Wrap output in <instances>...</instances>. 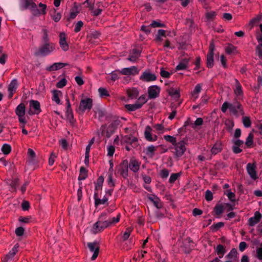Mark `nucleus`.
<instances>
[{"mask_svg":"<svg viewBox=\"0 0 262 262\" xmlns=\"http://www.w3.org/2000/svg\"><path fill=\"white\" fill-rule=\"evenodd\" d=\"M152 128L151 127L147 125L145 127L144 132V136L146 140L148 141L153 142L157 140L158 137L157 135H152L151 134Z\"/></svg>","mask_w":262,"mask_h":262,"instance_id":"obj_25","label":"nucleus"},{"mask_svg":"<svg viewBox=\"0 0 262 262\" xmlns=\"http://www.w3.org/2000/svg\"><path fill=\"white\" fill-rule=\"evenodd\" d=\"M59 44L62 51L66 52L69 49V45L67 41V35L64 32H61L59 35Z\"/></svg>","mask_w":262,"mask_h":262,"instance_id":"obj_18","label":"nucleus"},{"mask_svg":"<svg viewBox=\"0 0 262 262\" xmlns=\"http://www.w3.org/2000/svg\"><path fill=\"white\" fill-rule=\"evenodd\" d=\"M93 106V100L90 98L82 99L77 111L80 114H83L86 110L90 111Z\"/></svg>","mask_w":262,"mask_h":262,"instance_id":"obj_5","label":"nucleus"},{"mask_svg":"<svg viewBox=\"0 0 262 262\" xmlns=\"http://www.w3.org/2000/svg\"><path fill=\"white\" fill-rule=\"evenodd\" d=\"M225 124L226 126L227 130L229 132H231L234 125L233 121L227 120L226 121Z\"/></svg>","mask_w":262,"mask_h":262,"instance_id":"obj_58","label":"nucleus"},{"mask_svg":"<svg viewBox=\"0 0 262 262\" xmlns=\"http://www.w3.org/2000/svg\"><path fill=\"white\" fill-rule=\"evenodd\" d=\"M94 205L96 208H97L100 205H108V198L106 195H104L102 199L99 198L98 193L94 192Z\"/></svg>","mask_w":262,"mask_h":262,"instance_id":"obj_19","label":"nucleus"},{"mask_svg":"<svg viewBox=\"0 0 262 262\" xmlns=\"http://www.w3.org/2000/svg\"><path fill=\"white\" fill-rule=\"evenodd\" d=\"M261 217V214L259 211H256L254 213V216L249 219L248 225L250 226H254L260 221Z\"/></svg>","mask_w":262,"mask_h":262,"instance_id":"obj_28","label":"nucleus"},{"mask_svg":"<svg viewBox=\"0 0 262 262\" xmlns=\"http://www.w3.org/2000/svg\"><path fill=\"white\" fill-rule=\"evenodd\" d=\"M120 70H115L113 72H112L110 74V78L108 80V82L109 83H111V82H114L116 80L119 79V74H121L120 73Z\"/></svg>","mask_w":262,"mask_h":262,"instance_id":"obj_38","label":"nucleus"},{"mask_svg":"<svg viewBox=\"0 0 262 262\" xmlns=\"http://www.w3.org/2000/svg\"><path fill=\"white\" fill-rule=\"evenodd\" d=\"M233 145L232 146V150L234 154H238L242 152L243 149L241 147L243 146L244 141L239 139H233L232 140Z\"/></svg>","mask_w":262,"mask_h":262,"instance_id":"obj_17","label":"nucleus"},{"mask_svg":"<svg viewBox=\"0 0 262 262\" xmlns=\"http://www.w3.org/2000/svg\"><path fill=\"white\" fill-rule=\"evenodd\" d=\"M229 111L234 116H238L239 114L244 115V111L242 104L237 101V98L234 99V103H230Z\"/></svg>","mask_w":262,"mask_h":262,"instance_id":"obj_6","label":"nucleus"},{"mask_svg":"<svg viewBox=\"0 0 262 262\" xmlns=\"http://www.w3.org/2000/svg\"><path fill=\"white\" fill-rule=\"evenodd\" d=\"M3 48L0 46V63L4 64L6 63V59L7 58V55L3 53Z\"/></svg>","mask_w":262,"mask_h":262,"instance_id":"obj_50","label":"nucleus"},{"mask_svg":"<svg viewBox=\"0 0 262 262\" xmlns=\"http://www.w3.org/2000/svg\"><path fill=\"white\" fill-rule=\"evenodd\" d=\"M19 179L18 178H15L13 179L11 183L10 184V186H11V188H12L13 191H16V187L18 184L19 183Z\"/></svg>","mask_w":262,"mask_h":262,"instance_id":"obj_52","label":"nucleus"},{"mask_svg":"<svg viewBox=\"0 0 262 262\" xmlns=\"http://www.w3.org/2000/svg\"><path fill=\"white\" fill-rule=\"evenodd\" d=\"M102 127H101V129H102L101 134L103 136H105L107 138H110L112 136V135L114 133V131L109 130L110 126H109V127L106 130L104 129L105 127H104L103 129H102Z\"/></svg>","mask_w":262,"mask_h":262,"instance_id":"obj_59","label":"nucleus"},{"mask_svg":"<svg viewBox=\"0 0 262 262\" xmlns=\"http://www.w3.org/2000/svg\"><path fill=\"white\" fill-rule=\"evenodd\" d=\"M28 161L29 162V164H35V158L36 156L35 152L34 151L31 149L29 148L28 149Z\"/></svg>","mask_w":262,"mask_h":262,"instance_id":"obj_39","label":"nucleus"},{"mask_svg":"<svg viewBox=\"0 0 262 262\" xmlns=\"http://www.w3.org/2000/svg\"><path fill=\"white\" fill-rule=\"evenodd\" d=\"M142 51V48L141 47L135 46L129 51L127 59L131 62H135L140 57Z\"/></svg>","mask_w":262,"mask_h":262,"instance_id":"obj_8","label":"nucleus"},{"mask_svg":"<svg viewBox=\"0 0 262 262\" xmlns=\"http://www.w3.org/2000/svg\"><path fill=\"white\" fill-rule=\"evenodd\" d=\"M101 33L98 31H94L91 32L89 35L90 40L89 41L92 42V40L93 39H97L100 36Z\"/></svg>","mask_w":262,"mask_h":262,"instance_id":"obj_56","label":"nucleus"},{"mask_svg":"<svg viewBox=\"0 0 262 262\" xmlns=\"http://www.w3.org/2000/svg\"><path fill=\"white\" fill-rule=\"evenodd\" d=\"M181 172L171 173L169 179V183L170 184H173L181 176Z\"/></svg>","mask_w":262,"mask_h":262,"instance_id":"obj_47","label":"nucleus"},{"mask_svg":"<svg viewBox=\"0 0 262 262\" xmlns=\"http://www.w3.org/2000/svg\"><path fill=\"white\" fill-rule=\"evenodd\" d=\"M142 107V105L139 104L138 103L135 102V104H126L125 108L129 111H135L138 109Z\"/></svg>","mask_w":262,"mask_h":262,"instance_id":"obj_40","label":"nucleus"},{"mask_svg":"<svg viewBox=\"0 0 262 262\" xmlns=\"http://www.w3.org/2000/svg\"><path fill=\"white\" fill-rule=\"evenodd\" d=\"M66 116L67 115H71L73 114V112L72 111V109L71 108V103L69 100V99L68 98L66 99Z\"/></svg>","mask_w":262,"mask_h":262,"instance_id":"obj_53","label":"nucleus"},{"mask_svg":"<svg viewBox=\"0 0 262 262\" xmlns=\"http://www.w3.org/2000/svg\"><path fill=\"white\" fill-rule=\"evenodd\" d=\"M236 50V48L232 44H229L228 46L225 48L226 53L227 54L230 55Z\"/></svg>","mask_w":262,"mask_h":262,"instance_id":"obj_55","label":"nucleus"},{"mask_svg":"<svg viewBox=\"0 0 262 262\" xmlns=\"http://www.w3.org/2000/svg\"><path fill=\"white\" fill-rule=\"evenodd\" d=\"M29 106L30 110L28 111V114L30 115L35 114L38 115L41 112L40 103L37 100H30L29 102Z\"/></svg>","mask_w":262,"mask_h":262,"instance_id":"obj_12","label":"nucleus"},{"mask_svg":"<svg viewBox=\"0 0 262 262\" xmlns=\"http://www.w3.org/2000/svg\"><path fill=\"white\" fill-rule=\"evenodd\" d=\"M20 9L22 10L29 9L34 16H37L39 13L37 5L33 0H23Z\"/></svg>","mask_w":262,"mask_h":262,"instance_id":"obj_4","label":"nucleus"},{"mask_svg":"<svg viewBox=\"0 0 262 262\" xmlns=\"http://www.w3.org/2000/svg\"><path fill=\"white\" fill-rule=\"evenodd\" d=\"M224 210V206L222 204H217L214 207L213 211L215 214L217 215H221Z\"/></svg>","mask_w":262,"mask_h":262,"instance_id":"obj_42","label":"nucleus"},{"mask_svg":"<svg viewBox=\"0 0 262 262\" xmlns=\"http://www.w3.org/2000/svg\"><path fill=\"white\" fill-rule=\"evenodd\" d=\"M237 252L235 248H232L230 252L227 255L226 257L229 259H232L236 258Z\"/></svg>","mask_w":262,"mask_h":262,"instance_id":"obj_48","label":"nucleus"},{"mask_svg":"<svg viewBox=\"0 0 262 262\" xmlns=\"http://www.w3.org/2000/svg\"><path fill=\"white\" fill-rule=\"evenodd\" d=\"M42 32L43 33V35L42 36V38H41L42 43L51 42L50 41V38H49V34H48V33H49L48 30L46 28H43L42 29Z\"/></svg>","mask_w":262,"mask_h":262,"instance_id":"obj_45","label":"nucleus"},{"mask_svg":"<svg viewBox=\"0 0 262 262\" xmlns=\"http://www.w3.org/2000/svg\"><path fill=\"white\" fill-rule=\"evenodd\" d=\"M158 148V146H154L153 145H150L147 147L146 149V154L148 156L152 157L155 155V151Z\"/></svg>","mask_w":262,"mask_h":262,"instance_id":"obj_46","label":"nucleus"},{"mask_svg":"<svg viewBox=\"0 0 262 262\" xmlns=\"http://www.w3.org/2000/svg\"><path fill=\"white\" fill-rule=\"evenodd\" d=\"M79 175L78 179L79 181L84 180L88 177V170L83 166H82L80 168Z\"/></svg>","mask_w":262,"mask_h":262,"instance_id":"obj_36","label":"nucleus"},{"mask_svg":"<svg viewBox=\"0 0 262 262\" xmlns=\"http://www.w3.org/2000/svg\"><path fill=\"white\" fill-rule=\"evenodd\" d=\"M253 138L254 136L252 133L249 134L248 137L246 139L245 145L248 148H251L253 145Z\"/></svg>","mask_w":262,"mask_h":262,"instance_id":"obj_41","label":"nucleus"},{"mask_svg":"<svg viewBox=\"0 0 262 262\" xmlns=\"http://www.w3.org/2000/svg\"><path fill=\"white\" fill-rule=\"evenodd\" d=\"M107 184L111 188H114L115 187V184L113 180V174H108L107 178Z\"/></svg>","mask_w":262,"mask_h":262,"instance_id":"obj_64","label":"nucleus"},{"mask_svg":"<svg viewBox=\"0 0 262 262\" xmlns=\"http://www.w3.org/2000/svg\"><path fill=\"white\" fill-rule=\"evenodd\" d=\"M243 123L246 128H249L251 125V121L249 117L245 116L243 117Z\"/></svg>","mask_w":262,"mask_h":262,"instance_id":"obj_54","label":"nucleus"},{"mask_svg":"<svg viewBox=\"0 0 262 262\" xmlns=\"http://www.w3.org/2000/svg\"><path fill=\"white\" fill-rule=\"evenodd\" d=\"M217 14L215 11H210L206 13V17L208 20H213L215 19Z\"/></svg>","mask_w":262,"mask_h":262,"instance_id":"obj_60","label":"nucleus"},{"mask_svg":"<svg viewBox=\"0 0 262 262\" xmlns=\"http://www.w3.org/2000/svg\"><path fill=\"white\" fill-rule=\"evenodd\" d=\"M193 242L190 237H187L183 242L182 248L186 254H189L194 248Z\"/></svg>","mask_w":262,"mask_h":262,"instance_id":"obj_15","label":"nucleus"},{"mask_svg":"<svg viewBox=\"0 0 262 262\" xmlns=\"http://www.w3.org/2000/svg\"><path fill=\"white\" fill-rule=\"evenodd\" d=\"M164 139L171 143L172 146H170L169 149L173 154L174 158L179 159L184 154L186 150V143L185 139L177 142L176 138L170 135L164 136Z\"/></svg>","mask_w":262,"mask_h":262,"instance_id":"obj_2","label":"nucleus"},{"mask_svg":"<svg viewBox=\"0 0 262 262\" xmlns=\"http://www.w3.org/2000/svg\"><path fill=\"white\" fill-rule=\"evenodd\" d=\"M215 45L213 40L211 41L209 44V51L207 55L206 66L208 68H212L214 65V51Z\"/></svg>","mask_w":262,"mask_h":262,"instance_id":"obj_7","label":"nucleus"},{"mask_svg":"<svg viewBox=\"0 0 262 262\" xmlns=\"http://www.w3.org/2000/svg\"><path fill=\"white\" fill-rule=\"evenodd\" d=\"M132 231V229L130 228H127L125 230V231L124 232L122 239L123 241H126L130 235L131 232Z\"/></svg>","mask_w":262,"mask_h":262,"instance_id":"obj_61","label":"nucleus"},{"mask_svg":"<svg viewBox=\"0 0 262 262\" xmlns=\"http://www.w3.org/2000/svg\"><path fill=\"white\" fill-rule=\"evenodd\" d=\"M167 92L169 96L174 99H178L181 96L180 88L174 89L171 87L167 90Z\"/></svg>","mask_w":262,"mask_h":262,"instance_id":"obj_31","label":"nucleus"},{"mask_svg":"<svg viewBox=\"0 0 262 262\" xmlns=\"http://www.w3.org/2000/svg\"><path fill=\"white\" fill-rule=\"evenodd\" d=\"M202 90V86L201 84H197L193 91L191 92V95L194 99H197L199 97V94L201 92Z\"/></svg>","mask_w":262,"mask_h":262,"instance_id":"obj_43","label":"nucleus"},{"mask_svg":"<svg viewBox=\"0 0 262 262\" xmlns=\"http://www.w3.org/2000/svg\"><path fill=\"white\" fill-rule=\"evenodd\" d=\"M150 26L153 28L157 27H165V25L163 23H161L160 21L153 20L150 24Z\"/></svg>","mask_w":262,"mask_h":262,"instance_id":"obj_62","label":"nucleus"},{"mask_svg":"<svg viewBox=\"0 0 262 262\" xmlns=\"http://www.w3.org/2000/svg\"><path fill=\"white\" fill-rule=\"evenodd\" d=\"M104 182V178L103 176H100L98 178L95 185V192L98 193L99 190H102V185Z\"/></svg>","mask_w":262,"mask_h":262,"instance_id":"obj_34","label":"nucleus"},{"mask_svg":"<svg viewBox=\"0 0 262 262\" xmlns=\"http://www.w3.org/2000/svg\"><path fill=\"white\" fill-rule=\"evenodd\" d=\"M98 92L101 97L110 96V94L105 88L102 87L99 88Z\"/></svg>","mask_w":262,"mask_h":262,"instance_id":"obj_57","label":"nucleus"},{"mask_svg":"<svg viewBox=\"0 0 262 262\" xmlns=\"http://www.w3.org/2000/svg\"><path fill=\"white\" fill-rule=\"evenodd\" d=\"M235 85L233 89L234 94L236 97H244L242 86L237 79H234Z\"/></svg>","mask_w":262,"mask_h":262,"instance_id":"obj_26","label":"nucleus"},{"mask_svg":"<svg viewBox=\"0 0 262 262\" xmlns=\"http://www.w3.org/2000/svg\"><path fill=\"white\" fill-rule=\"evenodd\" d=\"M39 7L40 8V9H38L39 14L37 16H39L40 14L45 15L47 13L46 9H47V5L46 4H43L41 3H40L38 5Z\"/></svg>","mask_w":262,"mask_h":262,"instance_id":"obj_51","label":"nucleus"},{"mask_svg":"<svg viewBox=\"0 0 262 262\" xmlns=\"http://www.w3.org/2000/svg\"><path fill=\"white\" fill-rule=\"evenodd\" d=\"M55 49V44L53 42L42 43L34 53V55L36 56L45 57L53 53Z\"/></svg>","mask_w":262,"mask_h":262,"instance_id":"obj_3","label":"nucleus"},{"mask_svg":"<svg viewBox=\"0 0 262 262\" xmlns=\"http://www.w3.org/2000/svg\"><path fill=\"white\" fill-rule=\"evenodd\" d=\"M88 247L90 249V251L93 252V254L91 257L92 260H94L98 257L100 249V245L98 242L95 241L93 242L88 243Z\"/></svg>","mask_w":262,"mask_h":262,"instance_id":"obj_13","label":"nucleus"},{"mask_svg":"<svg viewBox=\"0 0 262 262\" xmlns=\"http://www.w3.org/2000/svg\"><path fill=\"white\" fill-rule=\"evenodd\" d=\"M17 80L16 79H13L9 84L8 91L9 92L8 97L11 99L13 94L15 93L17 88Z\"/></svg>","mask_w":262,"mask_h":262,"instance_id":"obj_27","label":"nucleus"},{"mask_svg":"<svg viewBox=\"0 0 262 262\" xmlns=\"http://www.w3.org/2000/svg\"><path fill=\"white\" fill-rule=\"evenodd\" d=\"M140 165L141 162L135 158L133 157L130 158L129 162H128V168L131 171L136 173L139 171Z\"/></svg>","mask_w":262,"mask_h":262,"instance_id":"obj_21","label":"nucleus"},{"mask_svg":"<svg viewBox=\"0 0 262 262\" xmlns=\"http://www.w3.org/2000/svg\"><path fill=\"white\" fill-rule=\"evenodd\" d=\"M120 73L123 75H136L139 73V70L136 66H131L129 68H124L120 70Z\"/></svg>","mask_w":262,"mask_h":262,"instance_id":"obj_16","label":"nucleus"},{"mask_svg":"<svg viewBox=\"0 0 262 262\" xmlns=\"http://www.w3.org/2000/svg\"><path fill=\"white\" fill-rule=\"evenodd\" d=\"M190 61V58H185L182 59L179 64L176 66L177 71L185 70L188 68V64Z\"/></svg>","mask_w":262,"mask_h":262,"instance_id":"obj_30","label":"nucleus"},{"mask_svg":"<svg viewBox=\"0 0 262 262\" xmlns=\"http://www.w3.org/2000/svg\"><path fill=\"white\" fill-rule=\"evenodd\" d=\"M121 214L119 213L116 217L109 218L106 220V213H102L98 217V220L93 226V230L95 233L102 232L105 229L112 227L118 223L120 220Z\"/></svg>","mask_w":262,"mask_h":262,"instance_id":"obj_1","label":"nucleus"},{"mask_svg":"<svg viewBox=\"0 0 262 262\" xmlns=\"http://www.w3.org/2000/svg\"><path fill=\"white\" fill-rule=\"evenodd\" d=\"M215 252L219 255V258H222L226 252L225 247L222 245L219 244L216 246Z\"/></svg>","mask_w":262,"mask_h":262,"instance_id":"obj_37","label":"nucleus"},{"mask_svg":"<svg viewBox=\"0 0 262 262\" xmlns=\"http://www.w3.org/2000/svg\"><path fill=\"white\" fill-rule=\"evenodd\" d=\"M2 151L5 155H8L11 151V147L10 145L4 144L2 147Z\"/></svg>","mask_w":262,"mask_h":262,"instance_id":"obj_49","label":"nucleus"},{"mask_svg":"<svg viewBox=\"0 0 262 262\" xmlns=\"http://www.w3.org/2000/svg\"><path fill=\"white\" fill-rule=\"evenodd\" d=\"M19 248V245L18 244H15L12 250L10 251L9 253L7 255L6 258L8 259L11 258L14 256L16 253L18 252V249Z\"/></svg>","mask_w":262,"mask_h":262,"instance_id":"obj_44","label":"nucleus"},{"mask_svg":"<svg viewBox=\"0 0 262 262\" xmlns=\"http://www.w3.org/2000/svg\"><path fill=\"white\" fill-rule=\"evenodd\" d=\"M147 198L148 200L154 204V205L157 209H159L163 207V203L157 195L154 194H150L148 195Z\"/></svg>","mask_w":262,"mask_h":262,"instance_id":"obj_22","label":"nucleus"},{"mask_svg":"<svg viewBox=\"0 0 262 262\" xmlns=\"http://www.w3.org/2000/svg\"><path fill=\"white\" fill-rule=\"evenodd\" d=\"M223 146L224 145L221 140H216L211 149V154L214 156L221 152L223 149Z\"/></svg>","mask_w":262,"mask_h":262,"instance_id":"obj_20","label":"nucleus"},{"mask_svg":"<svg viewBox=\"0 0 262 262\" xmlns=\"http://www.w3.org/2000/svg\"><path fill=\"white\" fill-rule=\"evenodd\" d=\"M15 113L18 116V121L19 123H24L26 121L25 117L26 113V106L24 103H21L17 106L15 108Z\"/></svg>","mask_w":262,"mask_h":262,"instance_id":"obj_10","label":"nucleus"},{"mask_svg":"<svg viewBox=\"0 0 262 262\" xmlns=\"http://www.w3.org/2000/svg\"><path fill=\"white\" fill-rule=\"evenodd\" d=\"M126 93L127 97L131 99L137 98L139 95V91L136 88H135L128 89L127 90Z\"/></svg>","mask_w":262,"mask_h":262,"instance_id":"obj_32","label":"nucleus"},{"mask_svg":"<svg viewBox=\"0 0 262 262\" xmlns=\"http://www.w3.org/2000/svg\"><path fill=\"white\" fill-rule=\"evenodd\" d=\"M118 172L124 179H127L128 176V161L127 160H123L118 167Z\"/></svg>","mask_w":262,"mask_h":262,"instance_id":"obj_9","label":"nucleus"},{"mask_svg":"<svg viewBox=\"0 0 262 262\" xmlns=\"http://www.w3.org/2000/svg\"><path fill=\"white\" fill-rule=\"evenodd\" d=\"M121 142L128 144L133 148H136L139 145L138 138L132 135H125L122 137Z\"/></svg>","mask_w":262,"mask_h":262,"instance_id":"obj_11","label":"nucleus"},{"mask_svg":"<svg viewBox=\"0 0 262 262\" xmlns=\"http://www.w3.org/2000/svg\"><path fill=\"white\" fill-rule=\"evenodd\" d=\"M256 166L254 163H249L247 164V170L251 178L256 180L257 178V175L256 171Z\"/></svg>","mask_w":262,"mask_h":262,"instance_id":"obj_24","label":"nucleus"},{"mask_svg":"<svg viewBox=\"0 0 262 262\" xmlns=\"http://www.w3.org/2000/svg\"><path fill=\"white\" fill-rule=\"evenodd\" d=\"M50 14L52 19L56 23L58 22L61 17V14L60 12H57L55 9H53L50 12Z\"/></svg>","mask_w":262,"mask_h":262,"instance_id":"obj_35","label":"nucleus"},{"mask_svg":"<svg viewBox=\"0 0 262 262\" xmlns=\"http://www.w3.org/2000/svg\"><path fill=\"white\" fill-rule=\"evenodd\" d=\"M160 89L157 85H152L148 88V97L150 99L157 98L160 94Z\"/></svg>","mask_w":262,"mask_h":262,"instance_id":"obj_23","label":"nucleus"},{"mask_svg":"<svg viewBox=\"0 0 262 262\" xmlns=\"http://www.w3.org/2000/svg\"><path fill=\"white\" fill-rule=\"evenodd\" d=\"M157 78L156 74L152 73L149 69H147L144 71L139 77L140 80L143 82L155 81Z\"/></svg>","mask_w":262,"mask_h":262,"instance_id":"obj_14","label":"nucleus"},{"mask_svg":"<svg viewBox=\"0 0 262 262\" xmlns=\"http://www.w3.org/2000/svg\"><path fill=\"white\" fill-rule=\"evenodd\" d=\"M68 65L67 63H62V62H55L52 65L50 66L47 67L46 68V70L49 72L57 71L67 66Z\"/></svg>","mask_w":262,"mask_h":262,"instance_id":"obj_29","label":"nucleus"},{"mask_svg":"<svg viewBox=\"0 0 262 262\" xmlns=\"http://www.w3.org/2000/svg\"><path fill=\"white\" fill-rule=\"evenodd\" d=\"M66 117L68 120L70 125L72 126H74L76 122V120L74 117V114L67 115Z\"/></svg>","mask_w":262,"mask_h":262,"instance_id":"obj_63","label":"nucleus"},{"mask_svg":"<svg viewBox=\"0 0 262 262\" xmlns=\"http://www.w3.org/2000/svg\"><path fill=\"white\" fill-rule=\"evenodd\" d=\"M52 100L58 104H60V100L59 97L62 96V92L60 91L54 90L52 91Z\"/></svg>","mask_w":262,"mask_h":262,"instance_id":"obj_33","label":"nucleus"}]
</instances>
